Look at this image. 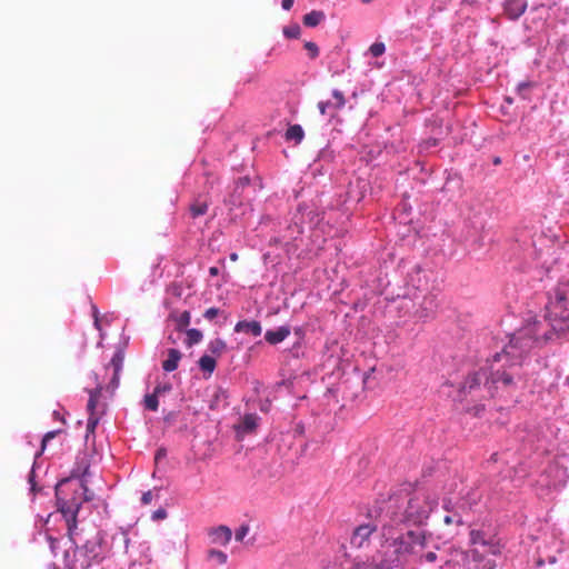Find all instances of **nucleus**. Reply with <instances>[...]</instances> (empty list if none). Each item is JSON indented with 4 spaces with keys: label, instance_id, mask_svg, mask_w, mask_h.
I'll return each mask as SVG.
<instances>
[{
    "label": "nucleus",
    "instance_id": "nucleus-20",
    "mask_svg": "<svg viewBox=\"0 0 569 569\" xmlns=\"http://www.w3.org/2000/svg\"><path fill=\"white\" fill-rule=\"evenodd\" d=\"M199 367L202 371L208 372L209 376L214 371L217 361L213 356L204 355L202 356L199 361Z\"/></svg>",
    "mask_w": 569,
    "mask_h": 569
},
{
    "label": "nucleus",
    "instance_id": "nucleus-11",
    "mask_svg": "<svg viewBox=\"0 0 569 569\" xmlns=\"http://www.w3.org/2000/svg\"><path fill=\"white\" fill-rule=\"evenodd\" d=\"M234 331L236 332L250 333L253 337H258L262 332V327H261L259 321H256V320H251V321L242 320V321L237 322V325L234 326Z\"/></svg>",
    "mask_w": 569,
    "mask_h": 569
},
{
    "label": "nucleus",
    "instance_id": "nucleus-9",
    "mask_svg": "<svg viewBox=\"0 0 569 569\" xmlns=\"http://www.w3.org/2000/svg\"><path fill=\"white\" fill-rule=\"evenodd\" d=\"M503 8L509 19L517 20L525 13L527 2L525 0H506Z\"/></svg>",
    "mask_w": 569,
    "mask_h": 569
},
{
    "label": "nucleus",
    "instance_id": "nucleus-33",
    "mask_svg": "<svg viewBox=\"0 0 569 569\" xmlns=\"http://www.w3.org/2000/svg\"><path fill=\"white\" fill-rule=\"evenodd\" d=\"M249 532V526L243 523L241 525L237 530H236V535H234V538L237 541H243L244 537L248 535Z\"/></svg>",
    "mask_w": 569,
    "mask_h": 569
},
{
    "label": "nucleus",
    "instance_id": "nucleus-2",
    "mask_svg": "<svg viewBox=\"0 0 569 569\" xmlns=\"http://www.w3.org/2000/svg\"><path fill=\"white\" fill-rule=\"evenodd\" d=\"M381 543L378 568L393 569L402 563L406 555L412 553L416 547H426V535L423 531L408 530L406 533L397 535L392 523H385L381 527Z\"/></svg>",
    "mask_w": 569,
    "mask_h": 569
},
{
    "label": "nucleus",
    "instance_id": "nucleus-42",
    "mask_svg": "<svg viewBox=\"0 0 569 569\" xmlns=\"http://www.w3.org/2000/svg\"><path fill=\"white\" fill-rule=\"evenodd\" d=\"M295 3V0H282L281 6L284 10H290Z\"/></svg>",
    "mask_w": 569,
    "mask_h": 569
},
{
    "label": "nucleus",
    "instance_id": "nucleus-34",
    "mask_svg": "<svg viewBox=\"0 0 569 569\" xmlns=\"http://www.w3.org/2000/svg\"><path fill=\"white\" fill-rule=\"evenodd\" d=\"M318 109L322 116L327 114L329 112V110H335L332 108V103H330L328 101L318 102Z\"/></svg>",
    "mask_w": 569,
    "mask_h": 569
},
{
    "label": "nucleus",
    "instance_id": "nucleus-19",
    "mask_svg": "<svg viewBox=\"0 0 569 569\" xmlns=\"http://www.w3.org/2000/svg\"><path fill=\"white\" fill-rule=\"evenodd\" d=\"M101 391H102V388L100 386H98L97 388L89 391V400H88V405H87L89 415H96V407L101 397Z\"/></svg>",
    "mask_w": 569,
    "mask_h": 569
},
{
    "label": "nucleus",
    "instance_id": "nucleus-4",
    "mask_svg": "<svg viewBox=\"0 0 569 569\" xmlns=\"http://www.w3.org/2000/svg\"><path fill=\"white\" fill-rule=\"evenodd\" d=\"M470 545L473 547L470 551L456 550L453 558L447 563L459 562L467 560L470 556L475 561H481L485 555H499L501 552L500 543L495 537L487 535L482 530L471 529L469 533Z\"/></svg>",
    "mask_w": 569,
    "mask_h": 569
},
{
    "label": "nucleus",
    "instance_id": "nucleus-32",
    "mask_svg": "<svg viewBox=\"0 0 569 569\" xmlns=\"http://www.w3.org/2000/svg\"><path fill=\"white\" fill-rule=\"evenodd\" d=\"M305 48L309 52L311 59H315L319 56V48L315 42L307 41L305 43Z\"/></svg>",
    "mask_w": 569,
    "mask_h": 569
},
{
    "label": "nucleus",
    "instance_id": "nucleus-21",
    "mask_svg": "<svg viewBox=\"0 0 569 569\" xmlns=\"http://www.w3.org/2000/svg\"><path fill=\"white\" fill-rule=\"evenodd\" d=\"M436 308H437V305H436L435 298L433 297H425L422 305H421V310L419 311V316L420 317H429L435 312Z\"/></svg>",
    "mask_w": 569,
    "mask_h": 569
},
{
    "label": "nucleus",
    "instance_id": "nucleus-30",
    "mask_svg": "<svg viewBox=\"0 0 569 569\" xmlns=\"http://www.w3.org/2000/svg\"><path fill=\"white\" fill-rule=\"evenodd\" d=\"M369 51L372 54V57L377 58L385 53L386 46L382 42H375L370 46Z\"/></svg>",
    "mask_w": 569,
    "mask_h": 569
},
{
    "label": "nucleus",
    "instance_id": "nucleus-44",
    "mask_svg": "<svg viewBox=\"0 0 569 569\" xmlns=\"http://www.w3.org/2000/svg\"><path fill=\"white\" fill-rule=\"evenodd\" d=\"M93 317H94V326L97 329L100 330V322H99V317H98V310L96 307H93Z\"/></svg>",
    "mask_w": 569,
    "mask_h": 569
},
{
    "label": "nucleus",
    "instance_id": "nucleus-7",
    "mask_svg": "<svg viewBox=\"0 0 569 569\" xmlns=\"http://www.w3.org/2000/svg\"><path fill=\"white\" fill-rule=\"evenodd\" d=\"M483 380H485V387L488 389V387H489V372L487 370H485V369H480L478 371H475V372L470 373L466 378V380H465V382L462 385V390L471 392L472 390L478 388Z\"/></svg>",
    "mask_w": 569,
    "mask_h": 569
},
{
    "label": "nucleus",
    "instance_id": "nucleus-8",
    "mask_svg": "<svg viewBox=\"0 0 569 569\" xmlns=\"http://www.w3.org/2000/svg\"><path fill=\"white\" fill-rule=\"evenodd\" d=\"M259 417L256 413L244 415L240 422L234 427L238 436L252 433L258 427Z\"/></svg>",
    "mask_w": 569,
    "mask_h": 569
},
{
    "label": "nucleus",
    "instance_id": "nucleus-41",
    "mask_svg": "<svg viewBox=\"0 0 569 569\" xmlns=\"http://www.w3.org/2000/svg\"><path fill=\"white\" fill-rule=\"evenodd\" d=\"M531 87V82H521L518 84V92L521 93L522 91L529 89Z\"/></svg>",
    "mask_w": 569,
    "mask_h": 569
},
{
    "label": "nucleus",
    "instance_id": "nucleus-45",
    "mask_svg": "<svg viewBox=\"0 0 569 569\" xmlns=\"http://www.w3.org/2000/svg\"><path fill=\"white\" fill-rule=\"evenodd\" d=\"M209 274L212 276V277H216L219 274V268L217 267H210L209 268Z\"/></svg>",
    "mask_w": 569,
    "mask_h": 569
},
{
    "label": "nucleus",
    "instance_id": "nucleus-36",
    "mask_svg": "<svg viewBox=\"0 0 569 569\" xmlns=\"http://www.w3.org/2000/svg\"><path fill=\"white\" fill-rule=\"evenodd\" d=\"M151 518L154 521L163 520L167 518V511L163 508H160L152 512Z\"/></svg>",
    "mask_w": 569,
    "mask_h": 569
},
{
    "label": "nucleus",
    "instance_id": "nucleus-17",
    "mask_svg": "<svg viewBox=\"0 0 569 569\" xmlns=\"http://www.w3.org/2000/svg\"><path fill=\"white\" fill-rule=\"evenodd\" d=\"M170 319L174 322L176 328L178 330H183L189 326L191 316L190 312L187 310L180 313L171 312Z\"/></svg>",
    "mask_w": 569,
    "mask_h": 569
},
{
    "label": "nucleus",
    "instance_id": "nucleus-26",
    "mask_svg": "<svg viewBox=\"0 0 569 569\" xmlns=\"http://www.w3.org/2000/svg\"><path fill=\"white\" fill-rule=\"evenodd\" d=\"M202 339V332L198 329H189L187 330V345L193 346L199 343Z\"/></svg>",
    "mask_w": 569,
    "mask_h": 569
},
{
    "label": "nucleus",
    "instance_id": "nucleus-37",
    "mask_svg": "<svg viewBox=\"0 0 569 569\" xmlns=\"http://www.w3.org/2000/svg\"><path fill=\"white\" fill-rule=\"evenodd\" d=\"M59 431H49L44 435L43 439H42V442H41V449L42 451L44 450L47 443L49 442V440L53 439L57 435H58Z\"/></svg>",
    "mask_w": 569,
    "mask_h": 569
},
{
    "label": "nucleus",
    "instance_id": "nucleus-49",
    "mask_svg": "<svg viewBox=\"0 0 569 569\" xmlns=\"http://www.w3.org/2000/svg\"><path fill=\"white\" fill-rule=\"evenodd\" d=\"M163 455H164V452H163V450H162V449L158 450V451H157V453H156V460H158L159 458H161Z\"/></svg>",
    "mask_w": 569,
    "mask_h": 569
},
{
    "label": "nucleus",
    "instance_id": "nucleus-29",
    "mask_svg": "<svg viewBox=\"0 0 569 569\" xmlns=\"http://www.w3.org/2000/svg\"><path fill=\"white\" fill-rule=\"evenodd\" d=\"M208 557L212 560H216L219 565H224L227 562V555L223 551L211 549L208 551Z\"/></svg>",
    "mask_w": 569,
    "mask_h": 569
},
{
    "label": "nucleus",
    "instance_id": "nucleus-40",
    "mask_svg": "<svg viewBox=\"0 0 569 569\" xmlns=\"http://www.w3.org/2000/svg\"><path fill=\"white\" fill-rule=\"evenodd\" d=\"M152 499H153V493L151 490H148V491L143 492V495L141 497V502H142V505L147 506L152 502Z\"/></svg>",
    "mask_w": 569,
    "mask_h": 569
},
{
    "label": "nucleus",
    "instance_id": "nucleus-28",
    "mask_svg": "<svg viewBox=\"0 0 569 569\" xmlns=\"http://www.w3.org/2000/svg\"><path fill=\"white\" fill-rule=\"evenodd\" d=\"M332 97L336 100L335 103H332V108L335 109V111L342 109L346 104V98L343 93L340 90L336 89L332 91Z\"/></svg>",
    "mask_w": 569,
    "mask_h": 569
},
{
    "label": "nucleus",
    "instance_id": "nucleus-52",
    "mask_svg": "<svg viewBox=\"0 0 569 569\" xmlns=\"http://www.w3.org/2000/svg\"><path fill=\"white\" fill-rule=\"evenodd\" d=\"M378 566H379V562L372 569H380V568H378Z\"/></svg>",
    "mask_w": 569,
    "mask_h": 569
},
{
    "label": "nucleus",
    "instance_id": "nucleus-10",
    "mask_svg": "<svg viewBox=\"0 0 569 569\" xmlns=\"http://www.w3.org/2000/svg\"><path fill=\"white\" fill-rule=\"evenodd\" d=\"M375 527H371L370 525H361L357 527L353 531L351 543L358 548H361L363 543L368 541Z\"/></svg>",
    "mask_w": 569,
    "mask_h": 569
},
{
    "label": "nucleus",
    "instance_id": "nucleus-25",
    "mask_svg": "<svg viewBox=\"0 0 569 569\" xmlns=\"http://www.w3.org/2000/svg\"><path fill=\"white\" fill-rule=\"evenodd\" d=\"M124 361V353L122 350H118L113 353L110 365L113 367V371L117 375H120Z\"/></svg>",
    "mask_w": 569,
    "mask_h": 569
},
{
    "label": "nucleus",
    "instance_id": "nucleus-51",
    "mask_svg": "<svg viewBox=\"0 0 569 569\" xmlns=\"http://www.w3.org/2000/svg\"><path fill=\"white\" fill-rule=\"evenodd\" d=\"M500 162L499 158L495 160V164H498Z\"/></svg>",
    "mask_w": 569,
    "mask_h": 569
},
{
    "label": "nucleus",
    "instance_id": "nucleus-39",
    "mask_svg": "<svg viewBox=\"0 0 569 569\" xmlns=\"http://www.w3.org/2000/svg\"><path fill=\"white\" fill-rule=\"evenodd\" d=\"M438 556L435 551H429L420 557V561L435 562Z\"/></svg>",
    "mask_w": 569,
    "mask_h": 569
},
{
    "label": "nucleus",
    "instance_id": "nucleus-12",
    "mask_svg": "<svg viewBox=\"0 0 569 569\" xmlns=\"http://www.w3.org/2000/svg\"><path fill=\"white\" fill-rule=\"evenodd\" d=\"M290 336V328L288 326L279 327L276 330H268L264 333V339L270 345L282 342Z\"/></svg>",
    "mask_w": 569,
    "mask_h": 569
},
{
    "label": "nucleus",
    "instance_id": "nucleus-46",
    "mask_svg": "<svg viewBox=\"0 0 569 569\" xmlns=\"http://www.w3.org/2000/svg\"><path fill=\"white\" fill-rule=\"evenodd\" d=\"M48 540L50 541V548L54 552L56 543L58 542L57 539H53L52 537H48Z\"/></svg>",
    "mask_w": 569,
    "mask_h": 569
},
{
    "label": "nucleus",
    "instance_id": "nucleus-31",
    "mask_svg": "<svg viewBox=\"0 0 569 569\" xmlns=\"http://www.w3.org/2000/svg\"><path fill=\"white\" fill-rule=\"evenodd\" d=\"M99 423V417L97 415H89L87 421V433H93Z\"/></svg>",
    "mask_w": 569,
    "mask_h": 569
},
{
    "label": "nucleus",
    "instance_id": "nucleus-6",
    "mask_svg": "<svg viewBox=\"0 0 569 569\" xmlns=\"http://www.w3.org/2000/svg\"><path fill=\"white\" fill-rule=\"evenodd\" d=\"M431 509V505L423 497L415 496L408 500L402 521L420 525L428 519Z\"/></svg>",
    "mask_w": 569,
    "mask_h": 569
},
{
    "label": "nucleus",
    "instance_id": "nucleus-47",
    "mask_svg": "<svg viewBox=\"0 0 569 569\" xmlns=\"http://www.w3.org/2000/svg\"><path fill=\"white\" fill-rule=\"evenodd\" d=\"M496 568V565L493 561H487L485 565H483V569H495Z\"/></svg>",
    "mask_w": 569,
    "mask_h": 569
},
{
    "label": "nucleus",
    "instance_id": "nucleus-16",
    "mask_svg": "<svg viewBox=\"0 0 569 569\" xmlns=\"http://www.w3.org/2000/svg\"><path fill=\"white\" fill-rule=\"evenodd\" d=\"M80 506L77 505L74 509L63 507L61 508V512L64 515L68 526L69 535H72L73 529L77 527V513L79 511Z\"/></svg>",
    "mask_w": 569,
    "mask_h": 569
},
{
    "label": "nucleus",
    "instance_id": "nucleus-23",
    "mask_svg": "<svg viewBox=\"0 0 569 569\" xmlns=\"http://www.w3.org/2000/svg\"><path fill=\"white\" fill-rule=\"evenodd\" d=\"M208 348L213 356L220 357L227 350V343L222 339L216 338L209 342Z\"/></svg>",
    "mask_w": 569,
    "mask_h": 569
},
{
    "label": "nucleus",
    "instance_id": "nucleus-5",
    "mask_svg": "<svg viewBox=\"0 0 569 569\" xmlns=\"http://www.w3.org/2000/svg\"><path fill=\"white\" fill-rule=\"evenodd\" d=\"M96 543L87 542L73 550L72 560L67 563L68 569H102V557Z\"/></svg>",
    "mask_w": 569,
    "mask_h": 569
},
{
    "label": "nucleus",
    "instance_id": "nucleus-35",
    "mask_svg": "<svg viewBox=\"0 0 569 569\" xmlns=\"http://www.w3.org/2000/svg\"><path fill=\"white\" fill-rule=\"evenodd\" d=\"M443 521L446 525H452V523H456L458 526L462 525V518L458 515H453V516H446L443 518Z\"/></svg>",
    "mask_w": 569,
    "mask_h": 569
},
{
    "label": "nucleus",
    "instance_id": "nucleus-22",
    "mask_svg": "<svg viewBox=\"0 0 569 569\" xmlns=\"http://www.w3.org/2000/svg\"><path fill=\"white\" fill-rule=\"evenodd\" d=\"M160 391H161V387L158 386V387L154 388L153 393L147 395L144 397V407L148 410H151V411H157L158 410V406H159L158 393Z\"/></svg>",
    "mask_w": 569,
    "mask_h": 569
},
{
    "label": "nucleus",
    "instance_id": "nucleus-14",
    "mask_svg": "<svg viewBox=\"0 0 569 569\" xmlns=\"http://www.w3.org/2000/svg\"><path fill=\"white\" fill-rule=\"evenodd\" d=\"M181 359V352L178 349H169L168 358L162 362V369L167 372H171L178 368Z\"/></svg>",
    "mask_w": 569,
    "mask_h": 569
},
{
    "label": "nucleus",
    "instance_id": "nucleus-38",
    "mask_svg": "<svg viewBox=\"0 0 569 569\" xmlns=\"http://www.w3.org/2000/svg\"><path fill=\"white\" fill-rule=\"evenodd\" d=\"M220 310L218 308H209L204 312V318L208 320L214 319L219 315Z\"/></svg>",
    "mask_w": 569,
    "mask_h": 569
},
{
    "label": "nucleus",
    "instance_id": "nucleus-3",
    "mask_svg": "<svg viewBox=\"0 0 569 569\" xmlns=\"http://www.w3.org/2000/svg\"><path fill=\"white\" fill-rule=\"evenodd\" d=\"M500 363L501 366L497 368L491 367L488 392L492 397L496 395L512 397L520 385H523L521 363L511 360H502Z\"/></svg>",
    "mask_w": 569,
    "mask_h": 569
},
{
    "label": "nucleus",
    "instance_id": "nucleus-24",
    "mask_svg": "<svg viewBox=\"0 0 569 569\" xmlns=\"http://www.w3.org/2000/svg\"><path fill=\"white\" fill-rule=\"evenodd\" d=\"M208 211V203L206 201L196 200L190 206V213L192 218H198L200 216L206 214Z\"/></svg>",
    "mask_w": 569,
    "mask_h": 569
},
{
    "label": "nucleus",
    "instance_id": "nucleus-43",
    "mask_svg": "<svg viewBox=\"0 0 569 569\" xmlns=\"http://www.w3.org/2000/svg\"><path fill=\"white\" fill-rule=\"evenodd\" d=\"M119 376L120 375H117L116 371H113V377H112L111 382H110L112 388H117L119 386Z\"/></svg>",
    "mask_w": 569,
    "mask_h": 569
},
{
    "label": "nucleus",
    "instance_id": "nucleus-13",
    "mask_svg": "<svg viewBox=\"0 0 569 569\" xmlns=\"http://www.w3.org/2000/svg\"><path fill=\"white\" fill-rule=\"evenodd\" d=\"M210 536H211L213 542L221 543V545L226 546L230 542L232 532L229 527L219 526L211 530Z\"/></svg>",
    "mask_w": 569,
    "mask_h": 569
},
{
    "label": "nucleus",
    "instance_id": "nucleus-15",
    "mask_svg": "<svg viewBox=\"0 0 569 569\" xmlns=\"http://www.w3.org/2000/svg\"><path fill=\"white\" fill-rule=\"evenodd\" d=\"M326 16L320 10H312L303 16L302 22L306 27L315 28L325 20Z\"/></svg>",
    "mask_w": 569,
    "mask_h": 569
},
{
    "label": "nucleus",
    "instance_id": "nucleus-18",
    "mask_svg": "<svg viewBox=\"0 0 569 569\" xmlns=\"http://www.w3.org/2000/svg\"><path fill=\"white\" fill-rule=\"evenodd\" d=\"M303 137L305 132L300 124L290 126L284 133V138L287 141H295L296 143H300Z\"/></svg>",
    "mask_w": 569,
    "mask_h": 569
},
{
    "label": "nucleus",
    "instance_id": "nucleus-27",
    "mask_svg": "<svg viewBox=\"0 0 569 569\" xmlns=\"http://www.w3.org/2000/svg\"><path fill=\"white\" fill-rule=\"evenodd\" d=\"M301 29L298 23H292L283 28V34L289 39H297L300 37Z\"/></svg>",
    "mask_w": 569,
    "mask_h": 569
},
{
    "label": "nucleus",
    "instance_id": "nucleus-48",
    "mask_svg": "<svg viewBox=\"0 0 569 569\" xmlns=\"http://www.w3.org/2000/svg\"><path fill=\"white\" fill-rule=\"evenodd\" d=\"M437 142H438L437 139H429L426 141V144L428 147H435V146H437Z\"/></svg>",
    "mask_w": 569,
    "mask_h": 569
},
{
    "label": "nucleus",
    "instance_id": "nucleus-1",
    "mask_svg": "<svg viewBox=\"0 0 569 569\" xmlns=\"http://www.w3.org/2000/svg\"><path fill=\"white\" fill-rule=\"evenodd\" d=\"M569 331V281L560 282L553 297L546 307L545 320H533L516 331L502 352L496 353L495 362L519 361L532 348L551 339L553 333L565 335Z\"/></svg>",
    "mask_w": 569,
    "mask_h": 569
},
{
    "label": "nucleus",
    "instance_id": "nucleus-50",
    "mask_svg": "<svg viewBox=\"0 0 569 569\" xmlns=\"http://www.w3.org/2000/svg\"><path fill=\"white\" fill-rule=\"evenodd\" d=\"M230 258H231L232 260H237L238 256H237V253H232Z\"/></svg>",
    "mask_w": 569,
    "mask_h": 569
}]
</instances>
